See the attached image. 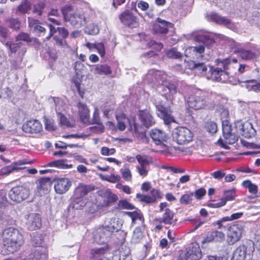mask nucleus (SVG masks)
Masks as SVG:
<instances>
[{
  "label": "nucleus",
  "instance_id": "nucleus-1",
  "mask_svg": "<svg viewBox=\"0 0 260 260\" xmlns=\"http://www.w3.org/2000/svg\"><path fill=\"white\" fill-rule=\"evenodd\" d=\"M4 248L6 254L14 253L23 245V235L17 229L9 228L5 229L2 234Z\"/></svg>",
  "mask_w": 260,
  "mask_h": 260
},
{
  "label": "nucleus",
  "instance_id": "nucleus-2",
  "mask_svg": "<svg viewBox=\"0 0 260 260\" xmlns=\"http://www.w3.org/2000/svg\"><path fill=\"white\" fill-rule=\"evenodd\" d=\"M196 42L202 43V44L187 48L184 52L186 57L190 59H199L203 57V53L205 51V47H210L214 43V39L207 35H198L194 36Z\"/></svg>",
  "mask_w": 260,
  "mask_h": 260
},
{
  "label": "nucleus",
  "instance_id": "nucleus-3",
  "mask_svg": "<svg viewBox=\"0 0 260 260\" xmlns=\"http://www.w3.org/2000/svg\"><path fill=\"white\" fill-rule=\"evenodd\" d=\"M156 108L158 116L164 120L165 124L168 125L170 129H173L172 132L173 139L178 144L179 130L177 122L167 108L160 105H156Z\"/></svg>",
  "mask_w": 260,
  "mask_h": 260
},
{
  "label": "nucleus",
  "instance_id": "nucleus-4",
  "mask_svg": "<svg viewBox=\"0 0 260 260\" xmlns=\"http://www.w3.org/2000/svg\"><path fill=\"white\" fill-rule=\"evenodd\" d=\"M118 228L115 226L113 221L109 225L100 226L93 230L92 232L93 242L98 244L105 243L112 233L117 231Z\"/></svg>",
  "mask_w": 260,
  "mask_h": 260
},
{
  "label": "nucleus",
  "instance_id": "nucleus-5",
  "mask_svg": "<svg viewBox=\"0 0 260 260\" xmlns=\"http://www.w3.org/2000/svg\"><path fill=\"white\" fill-rule=\"evenodd\" d=\"M47 27L49 29V35L46 37V39L49 40L54 35V40L55 41L56 43L59 46L62 48L68 47L65 38L68 35V31L63 27H57L56 29L52 25H47Z\"/></svg>",
  "mask_w": 260,
  "mask_h": 260
},
{
  "label": "nucleus",
  "instance_id": "nucleus-6",
  "mask_svg": "<svg viewBox=\"0 0 260 260\" xmlns=\"http://www.w3.org/2000/svg\"><path fill=\"white\" fill-rule=\"evenodd\" d=\"M29 194V190L22 185L16 186L13 187L9 192V198L16 202H21L26 199Z\"/></svg>",
  "mask_w": 260,
  "mask_h": 260
},
{
  "label": "nucleus",
  "instance_id": "nucleus-7",
  "mask_svg": "<svg viewBox=\"0 0 260 260\" xmlns=\"http://www.w3.org/2000/svg\"><path fill=\"white\" fill-rule=\"evenodd\" d=\"M62 13L64 19L68 20L72 25L77 28L81 27L87 22L86 17L79 11H77L73 13H70L68 15V14L64 12V10H63Z\"/></svg>",
  "mask_w": 260,
  "mask_h": 260
},
{
  "label": "nucleus",
  "instance_id": "nucleus-8",
  "mask_svg": "<svg viewBox=\"0 0 260 260\" xmlns=\"http://www.w3.org/2000/svg\"><path fill=\"white\" fill-rule=\"evenodd\" d=\"M121 22L124 25L131 28H137L139 25V21L133 12L125 10L119 16Z\"/></svg>",
  "mask_w": 260,
  "mask_h": 260
},
{
  "label": "nucleus",
  "instance_id": "nucleus-9",
  "mask_svg": "<svg viewBox=\"0 0 260 260\" xmlns=\"http://www.w3.org/2000/svg\"><path fill=\"white\" fill-rule=\"evenodd\" d=\"M243 231V226L240 224L233 225L229 228L227 233L229 244L233 245L239 241Z\"/></svg>",
  "mask_w": 260,
  "mask_h": 260
},
{
  "label": "nucleus",
  "instance_id": "nucleus-10",
  "mask_svg": "<svg viewBox=\"0 0 260 260\" xmlns=\"http://www.w3.org/2000/svg\"><path fill=\"white\" fill-rule=\"evenodd\" d=\"M207 17L208 20L223 25L230 29L234 30L236 28L235 24L230 19L222 17L217 13H211L208 15Z\"/></svg>",
  "mask_w": 260,
  "mask_h": 260
},
{
  "label": "nucleus",
  "instance_id": "nucleus-11",
  "mask_svg": "<svg viewBox=\"0 0 260 260\" xmlns=\"http://www.w3.org/2000/svg\"><path fill=\"white\" fill-rule=\"evenodd\" d=\"M186 259L200 260L202 257V253L199 244L197 242L190 243L186 249L185 253Z\"/></svg>",
  "mask_w": 260,
  "mask_h": 260
},
{
  "label": "nucleus",
  "instance_id": "nucleus-12",
  "mask_svg": "<svg viewBox=\"0 0 260 260\" xmlns=\"http://www.w3.org/2000/svg\"><path fill=\"white\" fill-rule=\"evenodd\" d=\"M48 251L45 247H41L38 249L32 250L30 253L21 256L20 260H47Z\"/></svg>",
  "mask_w": 260,
  "mask_h": 260
},
{
  "label": "nucleus",
  "instance_id": "nucleus-13",
  "mask_svg": "<svg viewBox=\"0 0 260 260\" xmlns=\"http://www.w3.org/2000/svg\"><path fill=\"white\" fill-rule=\"evenodd\" d=\"M235 127L237 131H239L241 134L245 138H251L254 136L256 133L251 123L248 121L243 123L241 121H238L236 122Z\"/></svg>",
  "mask_w": 260,
  "mask_h": 260
},
{
  "label": "nucleus",
  "instance_id": "nucleus-14",
  "mask_svg": "<svg viewBox=\"0 0 260 260\" xmlns=\"http://www.w3.org/2000/svg\"><path fill=\"white\" fill-rule=\"evenodd\" d=\"M187 103L188 106L194 110L204 109L207 105V102L204 95H190L188 98Z\"/></svg>",
  "mask_w": 260,
  "mask_h": 260
},
{
  "label": "nucleus",
  "instance_id": "nucleus-15",
  "mask_svg": "<svg viewBox=\"0 0 260 260\" xmlns=\"http://www.w3.org/2000/svg\"><path fill=\"white\" fill-rule=\"evenodd\" d=\"M84 68V66L82 62L76 61L75 63L74 69L76 73V77L73 79V82L75 84L76 89L81 98H83L84 95V92L81 91L80 88V82L83 77L82 71Z\"/></svg>",
  "mask_w": 260,
  "mask_h": 260
},
{
  "label": "nucleus",
  "instance_id": "nucleus-16",
  "mask_svg": "<svg viewBox=\"0 0 260 260\" xmlns=\"http://www.w3.org/2000/svg\"><path fill=\"white\" fill-rule=\"evenodd\" d=\"M172 27L171 23L157 18L153 24L152 30L154 33L157 35H165L168 32V28Z\"/></svg>",
  "mask_w": 260,
  "mask_h": 260
},
{
  "label": "nucleus",
  "instance_id": "nucleus-17",
  "mask_svg": "<svg viewBox=\"0 0 260 260\" xmlns=\"http://www.w3.org/2000/svg\"><path fill=\"white\" fill-rule=\"evenodd\" d=\"M72 182L67 178H59L54 181V189L58 194H63L70 189Z\"/></svg>",
  "mask_w": 260,
  "mask_h": 260
},
{
  "label": "nucleus",
  "instance_id": "nucleus-18",
  "mask_svg": "<svg viewBox=\"0 0 260 260\" xmlns=\"http://www.w3.org/2000/svg\"><path fill=\"white\" fill-rule=\"evenodd\" d=\"M215 62L218 66H221L222 67L219 76V79H221V80L219 82H226L228 81L232 83V81L230 79L228 73L225 71L228 70L229 67L231 66L230 60L228 58L223 60L217 59L216 60Z\"/></svg>",
  "mask_w": 260,
  "mask_h": 260
},
{
  "label": "nucleus",
  "instance_id": "nucleus-19",
  "mask_svg": "<svg viewBox=\"0 0 260 260\" xmlns=\"http://www.w3.org/2000/svg\"><path fill=\"white\" fill-rule=\"evenodd\" d=\"M191 59L190 60L185 61V67L190 70H193L195 73L204 76L207 71V68L203 62H197Z\"/></svg>",
  "mask_w": 260,
  "mask_h": 260
},
{
  "label": "nucleus",
  "instance_id": "nucleus-20",
  "mask_svg": "<svg viewBox=\"0 0 260 260\" xmlns=\"http://www.w3.org/2000/svg\"><path fill=\"white\" fill-rule=\"evenodd\" d=\"M56 111L58 115L59 123L62 126L72 127L73 124L61 113L63 109L62 102L59 99H54Z\"/></svg>",
  "mask_w": 260,
  "mask_h": 260
},
{
  "label": "nucleus",
  "instance_id": "nucleus-21",
  "mask_svg": "<svg viewBox=\"0 0 260 260\" xmlns=\"http://www.w3.org/2000/svg\"><path fill=\"white\" fill-rule=\"evenodd\" d=\"M42 125L37 120L32 119L27 121L22 126L23 131L27 133H38L41 131Z\"/></svg>",
  "mask_w": 260,
  "mask_h": 260
},
{
  "label": "nucleus",
  "instance_id": "nucleus-22",
  "mask_svg": "<svg viewBox=\"0 0 260 260\" xmlns=\"http://www.w3.org/2000/svg\"><path fill=\"white\" fill-rule=\"evenodd\" d=\"M26 224L29 230H36L41 228L42 225L40 215L36 213H31L26 217Z\"/></svg>",
  "mask_w": 260,
  "mask_h": 260
},
{
  "label": "nucleus",
  "instance_id": "nucleus-23",
  "mask_svg": "<svg viewBox=\"0 0 260 260\" xmlns=\"http://www.w3.org/2000/svg\"><path fill=\"white\" fill-rule=\"evenodd\" d=\"M223 136L225 142L229 144H233L237 141L238 137L232 132L231 125L228 123L222 124Z\"/></svg>",
  "mask_w": 260,
  "mask_h": 260
},
{
  "label": "nucleus",
  "instance_id": "nucleus-24",
  "mask_svg": "<svg viewBox=\"0 0 260 260\" xmlns=\"http://www.w3.org/2000/svg\"><path fill=\"white\" fill-rule=\"evenodd\" d=\"M224 234L223 232L218 231H214L209 232L202 241V244L215 242H221L224 240Z\"/></svg>",
  "mask_w": 260,
  "mask_h": 260
},
{
  "label": "nucleus",
  "instance_id": "nucleus-25",
  "mask_svg": "<svg viewBox=\"0 0 260 260\" xmlns=\"http://www.w3.org/2000/svg\"><path fill=\"white\" fill-rule=\"evenodd\" d=\"M28 27L30 30L39 36L44 35L46 29L44 26L40 25L38 20L33 19L31 17L28 18Z\"/></svg>",
  "mask_w": 260,
  "mask_h": 260
},
{
  "label": "nucleus",
  "instance_id": "nucleus-26",
  "mask_svg": "<svg viewBox=\"0 0 260 260\" xmlns=\"http://www.w3.org/2000/svg\"><path fill=\"white\" fill-rule=\"evenodd\" d=\"M109 251L107 245L104 247L92 249L90 251V258L92 260H109L105 254Z\"/></svg>",
  "mask_w": 260,
  "mask_h": 260
},
{
  "label": "nucleus",
  "instance_id": "nucleus-27",
  "mask_svg": "<svg viewBox=\"0 0 260 260\" xmlns=\"http://www.w3.org/2000/svg\"><path fill=\"white\" fill-rule=\"evenodd\" d=\"M94 189V187L90 185H86L83 183H80L75 189V198L84 199L85 196H86L89 192L93 190Z\"/></svg>",
  "mask_w": 260,
  "mask_h": 260
},
{
  "label": "nucleus",
  "instance_id": "nucleus-28",
  "mask_svg": "<svg viewBox=\"0 0 260 260\" xmlns=\"http://www.w3.org/2000/svg\"><path fill=\"white\" fill-rule=\"evenodd\" d=\"M78 109V114L81 120L85 124H90L89 120V110L87 106L80 102L77 104Z\"/></svg>",
  "mask_w": 260,
  "mask_h": 260
},
{
  "label": "nucleus",
  "instance_id": "nucleus-29",
  "mask_svg": "<svg viewBox=\"0 0 260 260\" xmlns=\"http://www.w3.org/2000/svg\"><path fill=\"white\" fill-rule=\"evenodd\" d=\"M150 136L156 145H159L166 141L167 135L161 129L154 128L150 132Z\"/></svg>",
  "mask_w": 260,
  "mask_h": 260
},
{
  "label": "nucleus",
  "instance_id": "nucleus-30",
  "mask_svg": "<svg viewBox=\"0 0 260 260\" xmlns=\"http://www.w3.org/2000/svg\"><path fill=\"white\" fill-rule=\"evenodd\" d=\"M139 117L142 124L146 127L152 126L155 123L153 118L148 110L140 111Z\"/></svg>",
  "mask_w": 260,
  "mask_h": 260
},
{
  "label": "nucleus",
  "instance_id": "nucleus-31",
  "mask_svg": "<svg viewBox=\"0 0 260 260\" xmlns=\"http://www.w3.org/2000/svg\"><path fill=\"white\" fill-rule=\"evenodd\" d=\"M193 134L188 128L180 127V145L188 143L192 141Z\"/></svg>",
  "mask_w": 260,
  "mask_h": 260
},
{
  "label": "nucleus",
  "instance_id": "nucleus-32",
  "mask_svg": "<svg viewBox=\"0 0 260 260\" xmlns=\"http://www.w3.org/2000/svg\"><path fill=\"white\" fill-rule=\"evenodd\" d=\"M151 76L153 77V78H152V82H154L153 78H154L158 83H160V82L161 81L162 85L165 84V81L167 79V75L165 73L161 71L155 70L149 71L147 75V78L149 79Z\"/></svg>",
  "mask_w": 260,
  "mask_h": 260
},
{
  "label": "nucleus",
  "instance_id": "nucleus-33",
  "mask_svg": "<svg viewBox=\"0 0 260 260\" xmlns=\"http://www.w3.org/2000/svg\"><path fill=\"white\" fill-rule=\"evenodd\" d=\"M247 247L244 245H240L234 251L231 260H245Z\"/></svg>",
  "mask_w": 260,
  "mask_h": 260
},
{
  "label": "nucleus",
  "instance_id": "nucleus-34",
  "mask_svg": "<svg viewBox=\"0 0 260 260\" xmlns=\"http://www.w3.org/2000/svg\"><path fill=\"white\" fill-rule=\"evenodd\" d=\"M50 180V179L46 178H43L39 180L38 190L40 196L46 194L49 191L51 186Z\"/></svg>",
  "mask_w": 260,
  "mask_h": 260
},
{
  "label": "nucleus",
  "instance_id": "nucleus-35",
  "mask_svg": "<svg viewBox=\"0 0 260 260\" xmlns=\"http://www.w3.org/2000/svg\"><path fill=\"white\" fill-rule=\"evenodd\" d=\"M116 119L117 120V128L123 131L125 129L126 124H129L131 126L132 123L129 119L126 117V116L123 113H119L116 114Z\"/></svg>",
  "mask_w": 260,
  "mask_h": 260
},
{
  "label": "nucleus",
  "instance_id": "nucleus-36",
  "mask_svg": "<svg viewBox=\"0 0 260 260\" xmlns=\"http://www.w3.org/2000/svg\"><path fill=\"white\" fill-rule=\"evenodd\" d=\"M45 167H56L61 169H68L72 168L73 165L69 164L67 159H60L50 162L45 165Z\"/></svg>",
  "mask_w": 260,
  "mask_h": 260
},
{
  "label": "nucleus",
  "instance_id": "nucleus-37",
  "mask_svg": "<svg viewBox=\"0 0 260 260\" xmlns=\"http://www.w3.org/2000/svg\"><path fill=\"white\" fill-rule=\"evenodd\" d=\"M238 83H244L246 88L248 90H260V83H257L255 80H246L242 81H240L239 80H238L237 81H236L235 83L233 84L236 85Z\"/></svg>",
  "mask_w": 260,
  "mask_h": 260
},
{
  "label": "nucleus",
  "instance_id": "nucleus-38",
  "mask_svg": "<svg viewBox=\"0 0 260 260\" xmlns=\"http://www.w3.org/2000/svg\"><path fill=\"white\" fill-rule=\"evenodd\" d=\"M144 237V232L140 226L136 227L133 231L131 238V243L134 244L139 243Z\"/></svg>",
  "mask_w": 260,
  "mask_h": 260
},
{
  "label": "nucleus",
  "instance_id": "nucleus-39",
  "mask_svg": "<svg viewBox=\"0 0 260 260\" xmlns=\"http://www.w3.org/2000/svg\"><path fill=\"white\" fill-rule=\"evenodd\" d=\"M125 214L131 218L132 221V225H134L135 224H136L137 220L140 221L141 224L143 223L144 218L142 214L140 212H138L137 211L126 212Z\"/></svg>",
  "mask_w": 260,
  "mask_h": 260
},
{
  "label": "nucleus",
  "instance_id": "nucleus-40",
  "mask_svg": "<svg viewBox=\"0 0 260 260\" xmlns=\"http://www.w3.org/2000/svg\"><path fill=\"white\" fill-rule=\"evenodd\" d=\"M21 162H14L11 166L4 167L1 169V172L4 175H8L14 171H18L22 169L19 166L23 165Z\"/></svg>",
  "mask_w": 260,
  "mask_h": 260
},
{
  "label": "nucleus",
  "instance_id": "nucleus-41",
  "mask_svg": "<svg viewBox=\"0 0 260 260\" xmlns=\"http://www.w3.org/2000/svg\"><path fill=\"white\" fill-rule=\"evenodd\" d=\"M98 175L102 180L106 181L112 183H115L119 182L121 177L118 175H116L114 173L111 174L110 175H105L102 174H98Z\"/></svg>",
  "mask_w": 260,
  "mask_h": 260
},
{
  "label": "nucleus",
  "instance_id": "nucleus-42",
  "mask_svg": "<svg viewBox=\"0 0 260 260\" xmlns=\"http://www.w3.org/2000/svg\"><path fill=\"white\" fill-rule=\"evenodd\" d=\"M95 73L100 75H109L111 73L110 67L106 64H98L95 69Z\"/></svg>",
  "mask_w": 260,
  "mask_h": 260
},
{
  "label": "nucleus",
  "instance_id": "nucleus-43",
  "mask_svg": "<svg viewBox=\"0 0 260 260\" xmlns=\"http://www.w3.org/2000/svg\"><path fill=\"white\" fill-rule=\"evenodd\" d=\"M136 159L139 164L138 166L149 167V165L152 163L151 158L146 155H137Z\"/></svg>",
  "mask_w": 260,
  "mask_h": 260
},
{
  "label": "nucleus",
  "instance_id": "nucleus-44",
  "mask_svg": "<svg viewBox=\"0 0 260 260\" xmlns=\"http://www.w3.org/2000/svg\"><path fill=\"white\" fill-rule=\"evenodd\" d=\"M237 51L238 55L243 59H251L254 58L255 56V54L250 50L240 49Z\"/></svg>",
  "mask_w": 260,
  "mask_h": 260
},
{
  "label": "nucleus",
  "instance_id": "nucleus-45",
  "mask_svg": "<svg viewBox=\"0 0 260 260\" xmlns=\"http://www.w3.org/2000/svg\"><path fill=\"white\" fill-rule=\"evenodd\" d=\"M7 26L14 30H18L20 28L21 22L17 18H11L6 21Z\"/></svg>",
  "mask_w": 260,
  "mask_h": 260
},
{
  "label": "nucleus",
  "instance_id": "nucleus-46",
  "mask_svg": "<svg viewBox=\"0 0 260 260\" xmlns=\"http://www.w3.org/2000/svg\"><path fill=\"white\" fill-rule=\"evenodd\" d=\"M120 172L123 179L126 181H131L132 180V173L129 168L125 166L123 168L120 170Z\"/></svg>",
  "mask_w": 260,
  "mask_h": 260
},
{
  "label": "nucleus",
  "instance_id": "nucleus-47",
  "mask_svg": "<svg viewBox=\"0 0 260 260\" xmlns=\"http://www.w3.org/2000/svg\"><path fill=\"white\" fill-rule=\"evenodd\" d=\"M222 67L218 66L216 68H211V76L210 79L215 81L219 82L221 79H219L220 75V72L221 71Z\"/></svg>",
  "mask_w": 260,
  "mask_h": 260
},
{
  "label": "nucleus",
  "instance_id": "nucleus-48",
  "mask_svg": "<svg viewBox=\"0 0 260 260\" xmlns=\"http://www.w3.org/2000/svg\"><path fill=\"white\" fill-rule=\"evenodd\" d=\"M86 204V200L80 198H75L73 201V208L77 210L81 209Z\"/></svg>",
  "mask_w": 260,
  "mask_h": 260
},
{
  "label": "nucleus",
  "instance_id": "nucleus-49",
  "mask_svg": "<svg viewBox=\"0 0 260 260\" xmlns=\"http://www.w3.org/2000/svg\"><path fill=\"white\" fill-rule=\"evenodd\" d=\"M173 213L170 209H165L162 220L166 224H171L173 220Z\"/></svg>",
  "mask_w": 260,
  "mask_h": 260
},
{
  "label": "nucleus",
  "instance_id": "nucleus-50",
  "mask_svg": "<svg viewBox=\"0 0 260 260\" xmlns=\"http://www.w3.org/2000/svg\"><path fill=\"white\" fill-rule=\"evenodd\" d=\"M242 185L248 189L249 191L253 194H256L257 192V186L251 183L249 180L244 181Z\"/></svg>",
  "mask_w": 260,
  "mask_h": 260
},
{
  "label": "nucleus",
  "instance_id": "nucleus-51",
  "mask_svg": "<svg viewBox=\"0 0 260 260\" xmlns=\"http://www.w3.org/2000/svg\"><path fill=\"white\" fill-rule=\"evenodd\" d=\"M144 43L148 48H152L157 51H159L163 47V45L161 43H157L153 40L144 42Z\"/></svg>",
  "mask_w": 260,
  "mask_h": 260
},
{
  "label": "nucleus",
  "instance_id": "nucleus-52",
  "mask_svg": "<svg viewBox=\"0 0 260 260\" xmlns=\"http://www.w3.org/2000/svg\"><path fill=\"white\" fill-rule=\"evenodd\" d=\"M85 31L88 34L95 35L99 34L100 29L97 24L92 23L87 26Z\"/></svg>",
  "mask_w": 260,
  "mask_h": 260
},
{
  "label": "nucleus",
  "instance_id": "nucleus-53",
  "mask_svg": "<svg viewBox=\"0 0 260 260\" xmlns=\"http://www.w3.org/2000/svg\"><path fill=\"white\" fill-rule=\"evenodd\" d=\"M136 169L140 176L144 178L147 176L150 170L149 167L136 166Z\"/></svg>",
  "mask_w": 260,
  "mask_h": 260
},
{
  "label": "nucleus",
  "instance_id": "nucleus-54",
  "mask_svg": "<svg viewBox=\"0 0 260 260\" xmlns=\"http://www.w3.org/2000/svg\"><path fill=\"white\" fill-rule=\"evenodd\" d=\"M205 128L206 130L211 134H215L217 131V125L214 122L209 121L206 123Z\"/></svg>",
  "mask_w": 260,
  "mask_h": 260
},
{
  "label": "nucleus",
  "instance_id": "nucleus-55",
  "mask_svg": "<svg viewBox=\"0 0 260 260\" xmlns=\"http://www.w3.org/2000/svg\"><path fill=\"white\" fill-rule=\"evenodd\" d=\"M43 242L42 236L37 234L32 238L31 244L35 247H40L42 246Z\"/></svg>",
  "mask_w": 260,
  "mask_h": 260
},
{
  "label": "nucleus",
  "instance_id": "nucleus-56",
  "mask_svg": "<svg viewBox=\"0 0 260 260\" xmlns=\"http://www.w3.org/2000/svg\"><path fill=\"white\" fill-rule=\"evenodd\" d=\"M31 9L30 4L27 2H24L18 7V10L22 13H28Z\"/></svg>",
  "mask_w": 260,
  "mask_h": 260
},
{
  "label": "nucleus",
  "instance_id": "nucleus-57",
  "mask_svg": "<svg viewBox=\"0 0 260 260\" xmlns=\"http://www.w3.org/2000/svg\"><path fill=\"white\" fill-rule=\"evenodd\" d=\"M235 197V192L234 190H229L225 191L223 194V196L221 200H224L225 204L226 201H231L234 199Z\"/></svg>",
  "mask_w": 260,
  "mask_h": 260
},
{
  "label": "nucleus",
  "instance_id": "nucleus-58",
  "mask_svg": "<svg viewBox=\"0 0 260 260\" xmlns=\"http://www.w3.org/2000/svg\"><path fill=\"white\" fill-rule=\"evenodd\" d=\"M193 196V193H187L183 194L180 199V202L184 204H189L192 201V197Z\"/></svg>",
  "mask_w": 260,
  "mask_h": 260
},
{
  "label": "nucleus",
  "instance_id": "nucleus-59",
  "mask_svg": "<svg viewBox=\"0 0 260 260\" xmlns=\"http://www.w3.org/2000/svg\"><path fill=\"white\" fill-rule=\"evenodd\" d=\"M118 207L120 209L131 210L134 208V206L128 202L126 200H121L118 203Z\"/></svg>",
  "mask_w": 260,
  "mask_h": 260
},
{
  "label": "nucleus",
  "instance_id": "nucleus-60",
  "mask_svg": "<svg viewBox=\"0 0 260 260\" xmlns=\"http://www.w3.org/2000/svg\"><path fill=\"white\" fill-rule=\"evenodd\" d=\"M166 55L170 58L177 59L179 57V52L177 48H173L166 52Z\"/></svg>",
  "mask_w": 260,
  "mask_h": 260
},
{
  "label": "nucleus",
  "instance_id": "nucleus-61",
  "mask_svg": "<svg viewBox=\"0 0 260 260\" xmlns=\"http://www.w3.org/2000/svg\"><path fill=\"white\" fill-rule=\"evenodd\" d=\"M5 45L11 53H15L20 46V43H12L11 42H7Z\"/></svg>",
  "mask_w": 260,
  "mask_h": 260
},
{
  "label": "nucleus",
  "instance_id": "nucleus-62",
  "mask_svg": "<svg viewBox=\"0 0 260 260\" xmlns=\"http://www.w3.org/2000/svg\"><path fill=\"white\" fill-rule=\"evenodd\" d=\"M116 152L114 148H109L107 147H103L101 150V153L103 155L108 156L114 154Z\"/></svg>",
  "mask_w": 260,
  "mask_h": 260
},
{
  "label": "nucleus",
  "instance_id": "nucleus-63",
  "mask_svg": "<svg viewBox=\"0 0 260 260\" xmlns=\"http://www.w3.org/2000/svg\"><path fill=\"white\" fill-rule=\"evenodd\" d=\"M106 194L107 198V200L106 202V205H109L110 203L113 202L115 201L117 199V196L111 193L109 190H107L106 191Z\"/></svg>",
  "mask_w": 260,
  "mask_h": 260
},
{
  "label": "nucleus",
  "instance_id": "nucleus-64",
  "mask_svg": "<svg viewBox=\"0 0 260 260\" xmlns=\"http://www.w3.org/2000/svg\"><path fill=\"white\" fill-rule=\"evenodd\" d=\"M206 191L203 188H200L197 190H196L194 192H193V195L196 197L197 200H200L202 198L203 196L206 194Z\"/></svg>",
  "mask_w": 260,
  "mask_h": 260
}]
</instances>
